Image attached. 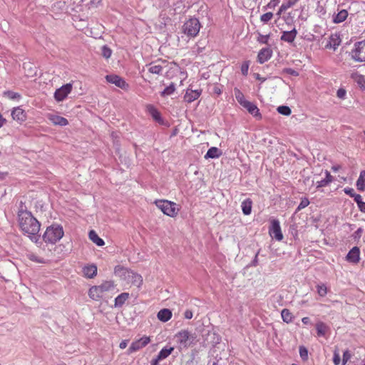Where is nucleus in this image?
<instances>
[{"label": "nucleus", "instance_id": "1", "mask_svg": "<svg viewBox=\"0 0 365 365\" xmlns=\"http://www.w3.org/2000/svg\"><path fill=\"white\" fill-rule=\"evenodd\" d=\"M19 227L21 231L26 235L29 239L34 242H37L39 240L41 224L32 215L31 212L27 210H20L18 214Z\"/></svg>", "mask_w": 365, "mask_h": 365}, {"label": "nucleus", "instance_id": "2", "mask_svg": "<svg viewBox=\"0 0 365 365\" xmlns=\"http://www.w3.org/2000/svg\"><path fill=\"white\" fill-rule=\"evenodd\" d=\"M115 274L124 281L128 285H133L140 287L143 283L141 275L123 267L117 266L115 267Z\"/></svg>", "mask_w": 365, "mask_h": 365}, {"label": "nucleus", "instance_id": "3", "mask_svg": "<svg viewBox=\"0 0 365 365\" xmlns=\"http://www.w3.org/2000/svg\"><path fill=\"white\" fill-rule=\"evenodd\" d=\"M114 289L115 284L113 281H105L100 285L91 287L88 290V296L93 300L98 301L103 297L105 293Z\"/></svg>", "mask_w": 365, "mask_h": 365}, {"label": "nucleus", "instance_id": "4", "mask_svg": "<svg viewBox=\"0 0 365 365\" xmlns=\"http://www.w3.org/2000/svg\"><path fill=\"white\" fill-rule=\"evenodd\" d=\"M64 235L63 227L58 224H53L48 227L43 235V240L50 244H56Z\"/></svg>", "mask_w": 365, "mask_h": 365}, {"label": "nucleus", "instance_id": "5", "mask_svg": "<svg viewBox=\"0 0 365 365\" xmlns=\"http://www.w3.org/2000/svg\"><path fill=\"white\" fill-rule=\"evenodd\" d=\"M201 28L199 20L196 18H191L185 21L182 26V31L189 37H195Z\"/></svg>", "mask_w": 365, "mask_h": 365}, {"label": "nucleus", "instance_id": "6", "mask_svg": "<svg viewBox=\"0 0 365 365\" xmlns=\"http://www.w3.org/2000/svg\"><path fill=\"white\" fill-rule=\"evenodd\" d=\"M156 206L166 215L175 217L178 214L177 205L175 202L165 200H155Z\"/></svg>", "mask_w": 365, "mask_h": 365}, {"label": "nucleus", "instance_id": "7", "mask_svg": "<svg viewBox=\"0 0 365 365\" xmlns=\"http://www.w3.org/2000/svg\"><path fill=\"white\" fill-rule=\"evenodd\" d=\"M349 56L355 62H365V40L356 42Z\"/></svg>", "mask_w": 365, "mask_h": 365}, {"label": "nucleus", "instance_id": "8", "mask_svg": "<svg viewBox=\"0 0 365 365\" xmlns=\"http://www.w3.org/2000/svg\"><path fill=\"white\" fill-rule=\"evenodd\" d=\"M175 338L177 339V342L179 344L180 349H187L189 347L195 337L190 334L188 330L184 329L181 330L178 333L175 334Z\"/></svg>", "mask_w": 365, "mask_h": 365}, {"label": "nucleus", "instance_id": "9", "mask_svg": "<svg viewBox=\"0 0 365 365\" xmlns=\"http://www.w3.org/2000/svg\"><path fill=\"white\" fill-rule=\"evenodd\" d=\"M72 88V83H68L56 89V91L54 93L55 100L58 102L63 101L67 98L68 95L71 92Z\"/></svg>", "mask_w": 365, "mask_h": 365}, {"label": "nucleus", "instance_id": "10", "mask_svg": "<svg viewBox=\"0 0 365 365\" xmlns=\"http://www.w3.org/2000/svg\"><path fill=\"white\" fill-rule=\"evenodd\" d=\"M166 66L165 61L158 60L146 65L148 71L153 74L160 75Z\"/></svg>", "mask_w": 365, "mask_h": 365}, {"label": "nucleus", "instance_id": "11", "mask_svg": "<svg viewBox=\"0 0 365 365\" xmlns=\"http://www.w3.org/2000/svg\"><path fill=\"white\" fill-rule=\"evenodd\" d=\"M269 232L272 237H274L278 241H281L283 239L280 223L278 220H273L272 221Z\"/></svg>", "mask_w": 365, "mask_h": 365}, {"label": "nucleus", "instance_id": "12", "mask_svg": "<svg viewBox=\"0 0 365 365\" xmlns=\"http://www.w3.org/2000/svg\"><path fill=\"white\" fill-rule=\"evenodd\" d=\"M346 260L350 263L357 264L360 260V250L358 247L351 248L346 256Z\"/></svg>", "mask_w": 365, "mask_h": 365}, {"label": "nucleus", "instance_id": "13", "mask_svg": "<svg viewBox=\"0 0 365 365\" xmlns=\"http://www.w3.org/2000/svg\"><path fill=\"white\" fill-rule=\"evenodd\" d=\"M106 78L108 82L115 84L120 88L125 89L128 86L126 82L121 77L117 75H107Z\"/></svg>", "mask_w": 365, "mask_h": 365}, {"label": "nucleus", "instance_id": "14", "mask_svg": "<svg viewBox=\"0 0 365 365\" xmlns=\"http://www.w3.org/2000/svg\"><path fill=\"white\" fill-rule=\"evenodd\" d=\"M201 90H192L187 88L184 96V101L188 103L197 100L201 95Z\"/></svg>", "mask_w": 365, "mask_h": 365}, {"label": "nucleus", "instance_id": "15", "mask_svg": "<svg viewBox=\"0 0 365 365\" xmlns=\"http://www.w3.org/2000/svg\"><path fill=\"white\" fill-rule=\"evenodd\" d=\"M242 107L245 108L249 112V113L252 115L255 118L257 119L262 118V115L259 112V110L255 103L247 101L242 106Z\"/></svg>", "mask_w": 365, "mask_h": 365}, {"label": "nucleus", "instance_id": "16", "mask_svg": "<svg viewBox=\"0 0 365 365\" xmlns=\"http://www.w3.org/2000/svg\"><path fill=\"white\" fill-rule=\"evenodd\" d=\"M97 266L94 264H88L83 267V276L88 279H93L97 275Z\"/></svg>", "mask_w": 365, "mask_h": 365}, {"label": "nucleus", "instance_id": "17", "mask_svg": "<svg viewBox=\"0 0 365 365\" xmlns=\"http://www.w3.org/2000/svg\"><path fill=\"white\" fill-rule=\"evenodd\" d=\"M341 38L339 34H332L329 38V41L325 46L327 48H333L336 50L341 43Z\"/></svg>", "mask_w": 365, "mask_h": 365}, {"label": "nucleus", "instance_id": "18", "mask_svg": "<svg viewBox=\"0 0 365 365\" xmlns=\"http://www.w3.org/2000/svg\"><path fill=\"white\" fill-rule=\"evenodd\" d=\"M272 51L268 48H262L257 55V61L262 64L272 57Z\"/></svg>", "mask_w": 365, "mask_h": 365}, {"label": "nucleus", "instance_id": "19", "mask_svg": "<svg viewBox=\"0 0 365 365\" xmlns=\"http://www.w3.org/2000/svg\"><path fill=\"white\" fill-rule=\"evenodd\" d=\"M12 118L19 122H24L26 118L25 111L20 107L14 108L11 112Z\"/></svg>", "mask_w": 365, "mask_h": 365}, {"label": "nucleus", "instance_id": "20", "mask_svg": "<svg viewBox=\"0 0 365 365\" xmlns=\"http://www.w3.org/2000/svg\"><path fill=\"white\" fill-rule=\"evenodd\" d=\"M48 119L53 124L56 125L65 126L68 124V121L66 118L58 115L50 114Z\"/></svg>", "mask_w": 365, "mask_h": 365}, {"label": "nucleus", "instance_id": "21", "mask_svg": "<svg viewBox=\"0 0 365 365\" xmlns=\"http://www.w3.org/2000/svg\"><path fill=\"white\" fill-rule=\"evenodd\" d=\"M297 34V31L295 29L289 31H283L280 39L284 42L292 43L294 41Z\"/></svg>", "mask_w": 365, "mask_h": 365}, {"label": "nucleus", "instance_id": "22", "mask_svg": "<svg viewBox=\"0 0 365 365\" xmlns=\"http://www.w3.org/2000/svg\"><path fill=\"white\" fill-rule=\"evenodd\" d=\"M324 174L325 178L324 179L316 182V187L317 189L326 187L333 181L334 178L328 170H325Z\"/></svg>", "mask_w": 365, "mask_h": 365}, {"label": "nucleus", "instance_id": "23", "mask_svg": "<svg viewBox=\"0 0 365 365\" xmlns=\"http://www.w3.org/2000/svg\"><path fill=\"white\" fill-rule=\"evenodd\" d=\"M158 319L163 322L169 321L172 317V312L169 309H160L157 314Z\"/></svg>", "mask_w": 365, "mask_h": 365}, {"label": "nucleus", "instance_id": "24", "mask_svg": "<svg viewBox=\"0 0 365 365\" xmlns=\"http://www.w3.org/2000/svg\"><path fill=\"white\" fill-rule=\"evenodd\" d=\"M147 110L155 121L160 123H163V119L161 118L160 113L153 106H147Z\"/></svg>", "mask_w": 365, "mask_h": 365}, {"label": "nucleus", "instance_id": "25", "mask_svg": "<svg viewBox=\"0 0 365 365\" xmlns=\"http://www.w3.org/2000/svg\"><path fill=\"white\" fill-rule=\"evenodd\" d=\"M252 202L250 198H247L242 202L241 207L244 215H249L252 212Z\"/></svg>", "mask_w": 365, "mask_h": 365}, {"label": "nucleus", "instance_id": "26", "mask_svg": "<svg viewBox=\"0 0 365 365\" xmlns=\"http://www.w3.org/2000/svg\"><path fill=\"white\" fill-rule=\"evenodd\" d=\"M222 153V151L219 148L216 147H212L207 150L205 155V158H217L221 156Z\"/></svg>", "mask_w": 365, "mask_h": 365}, {"label": "nucleus", "instance_id": "27", "mask_svg": "<svg viewBox=\"0 0 365 365\" xmlns=\"http://www.w3.org/2000/svg\"><path fill=\"white\" fill-rule=\"evenodd\" d=\"M89 239L98 246L104 245L105 242L103 239L98 237L94 230H91L88 233Z\"/></svg>", "mask_w": 365, "mask_h": 365}, {"label": "nucleus", "instance_id": "28", "mask_svg": "<svg viewBox=\"0 0 365 365\" xmlns=\"http://www.w3.org/2000/svg\"><path fill=\"white\" fill-rule=\"evenodd\" d=\"M316 329L317 332V335L319 336H324L327 334L329 327L328 326L322 322H319L316 324Z\"/></svg>", "mask_w": 365, "mask_h": 365}, {"label": "nucleus", "instance_id": "29", "mask_svg": "<svg viewBox=\"0 0 365 365\" xmlns=\"http://www.w3.org/2000/svg\"><path fill=\"white\" fill-rule=\"evenodd\" d=\"M348 16V12L343 9L338 12L333 18V21L336 24H339L346 20Z\"/></svg>", "mask_w": 365, "mask_h": 365}, {"label": "nucleus", "instance_id": "30", "mask_svg": "<svg viewBox=\"0 0 365 365\" xmlns=\"http://www.w3.org/2000/svg\"><path fill=\"white\" fill-rule=\"evenodd\" d=\"M356 187L359 191L365 190V170L361 171L359 177L356 180Z\"/></svg>", "mask_w": 365, "mask_h": 365}, {"label": "nucleus", "instance_id": "31", "mask_svg": "<svg viewBox=\"0 0 365 365\" xmlns=\"http://www.w3.org/2000/svg\"><path fill=\"white\" fill-rule=\"evenodd\" d=\"M128 298H129L128 293H127V292L121 293L115 299V307H121Z\"/></svg>", "mask_w": 365, "mask_h": 365}, {"label": "nucleus", "instance_id": "32", "mask_svg": "<svg viewBox=\"0 0 365 365\" xmlns=\"http://www.w3.org/2000/svg\"><path fill=\"white\" fill-rule=\"evenodd\" d=\"M173 350H174L173 347H170V348L164 347V348H163L160 351V352L158 353V354L157 356L158 357V360H163V359H166L173 352Z\"/></svg>", "mask_w": 365, "mask_h": 365}, {"label": "nucleus", "instance_id": "33", "mask_svg": "<svg viewBox=\"0 0 365 365\" xmlns=\"http://www.w3.org/2000/svg\"><path fill=\"white\" fill-rule=\"evenodd\" d=\"M235 96L237 102L242 106L247 101L242 92L237 88H234Z\"/></svg>", "mask_w": 365, "mask_h": 365}, {"label": "nucleus", "instance_id": "34", "mask_svg": "<svg viewBox=\"0 0 365 365\" xmlns=\"http://www.w3.org/2000/svg\"><path fill=\"white\" fill-rule=\"evenodd\" d=\"M351 77L361 88L365 89V78L364 76L354 73Z\"/></svg>", "mask_w": 365, "mask_h": 365}, {"label": "nucleus", "instance_id": "35", "mask_svg": "<svg viewBox=\"0 0 365 365\" xmlns=\"http://www.w3.org/2000/svg\"><path fill=\"white\" fill-rule=\"evenodd\" d=\"M281 316L283 321L287 324L292 322L293 320V315L287 309L282 310Z\"/></svg>", "mask_w": 365, "mask_h": 365}, {"label": "nucleus", "instance_id": "36", "mask_svg": "<svg viewBox=\"0 0 365 365\" xmlns=\"http://www.w3.org/2000/svg\"><path fill=\"white\" fill-rule=\"evenodd\" d=\"M175 91V86L173 83H172L169 86L166 87L162 92V96H170Z\"/></svg>", "mask_w": 365, "mask_h": 365}, {"label": "nucleus", "instance_id": "37", "mask_svg": "<svg viewBox=\"0 0 365 365\" xmlns=\"http://www.w3.org/2000/svg\"><path fill=\"white\" fill-rule=\"evenodd\" d=\"M298 0H288L280 6V11H286L288 9L293 6Z\"/></svg>", "mask_w": 365, "mask_h": 365}, {"label": "nucleus", "instance_id": "38", "mask_svg": "<svg viewBox=\"0 0 365 365\" xmlns=\"http://www.w3.org/2000/svg\"><path fill=\"white\" fill-rule=\"evenodd\" d=\"M277 111L279 113L284 115H289L292 113V110L289 107L287 106H281L277 108Z\"/></svg>", "mask_w": 365, "mask_h": 365}, {"label": "nucleus", "instance_id": "39", "mask_svg": "<svg viewBox=\"0 0 365 365\" xmlns=\"http://www.w3.org/2000/svg\"><path fill=\"white\" fill-rule=\"evenodd\" d=\"M101 54L106 58H109L111 56L112 51L106 45H104L101 48Z\"/></svg>", "mask_w": 365, "mask_h": 365}, {"label": "nucleus", "instance_id": "40", "mask_svg": "<svg viewBox=\"0 0 365 365\" xmlns=\"http://www.w3.org/2000/svg\"><path fill=\"white\" fill-rule=\"evenodd\" d=\"M317 291L320 297H324L327 294V288L325 284H318L317 286Z\"/></svg>", "mask_w": 365, "mask_h": 365}, {"label": "nucleus", "instance_id": "41", "mask_svg": "<svg viewBox=\"0 0 365 365\" xmlns=\"http://www.w3.org/2000/svg\"><path fill=\"white\" fill-rule=\"evenodd\" d=\"M273 16L272 12H267L260 16V21L264 24H267L273 18Z\"/></svg>", "mask_w": 365, "mask_h": 365}, {"label": "nucleus", "instance_id": "42", "mask_svg": "<svg viewBox=\"0 0 365 365\" xmlns=\"http://www.w3.org/2000/svg\"><path fill=\"white\" fill-rule=\"evenodd\" d=\"M309 205V200L307 197H304L301 200L300 203L299 204L298 207H297L296 212L300 211L301 210L305 208Z\"/></svg>", "mask_w": 365, "mask_h": 365}, {"label": "nucleus", "instance_id": "43", "mask_svg": "<svg viewBox=\"0 0 365 365\" xmlns=\"http://www.w3.org/2000/svg\"><path fill=\"white\" fill-rule=\"evenodd\" d=\"M250 61H245L242 63L241 66V72L242 74L245 76H247L248 75V70L250 67Z\"/></svg>", "mask_w": 365, "mask_h": 365}, {"label": "nucleus", "instance_id": "44", "mask_svg": "<svg viewBox=\"0 0 365 365\" xmlns=\"http://www.w3.org/2000/svg\"><path fill=\"white\" fill-rule=\"evenodd\" d=\"M140 349H142V346H140V343H139V341H138H138H133V342L130 344V347H129L128 350H129V351H130V353H132V352H135V351H138V350H140Z\"/></svg>", "mask_w": 365, "mask_h": 365}, {"label": "nucleus", "instance_id": "45", "mask_svg": "<svg viewBox=\"0 0 365 365\" xmlns=\"http://www.w3.org/2000/svg\"><path fill=\"white\" fill-rule=\"evenodd\" d=\"M269 35H262L258 34L257 41L260 43H267Z\"/></svg>", "mask_w": 365, "mask_h": 365}, {"label": "nucleus", "instance_id": "46", "mask_svg": "<svg viewBox=\"0 0 365 365\" xmlns=\"http://www.w3.org/2000/svg\"><path fill=\"white\" fill-rule=\"evenodd\" d=\"M351 354L349 350H346L343 353L342 365H345L351 359Z\"/></svg>", "mask_w": 365, "mask_h": 365}, {"label": "nucleus", "instance_id": "47", "mask_svg": "<svg viewBox=\"0 0 365 365\" xmlns=\"http://www.w3.org/2000/svg\"><path fill=\"white\" fill-rule=\"evenodd\" d=\"M29 259L38 263H45V260L43 258H41L34 254H31L29 255Z\"/></svg>", "mask_w": 365, "mask_h": 365}, {"label": "nucleus", "instance_id": "48", "mask_svg": "<svg viewBox=\"0 0 365 365\" xmlns=\"http://www.w3.org/2000/svg\"><path fill=\"white\" fill-rule=\"evenodd\" d=\"M138 341L142 348H143L150 343V339L148 336H143L138 340Z\"/></svg>", "mask_w": 365, "mask_h": 365}, {"label": "nucleus", "instance_id": "49", "mask_svg": "<svg viewBox=\"0 0 365 365\" xmlns=\"http://www.w3.org/2000/svg\"><path fill=\"white\" fill-rule=\"evenodd\" d=\"M333 362L334 365H339L341 363V357L337 351H334V352Z\"/></svg>", "mask_w": 365, "mask_h": 365}, {"label": "nucleus", "instance_id": "50", "mask_svg": "<svg viewBox=\"0 0 365 365\" xmlns=\"http://www.w3.org/2000/svg\"><path fill=\"white\" fill-rule=\"evenodd\" d=\"M6 95L8 96L9 98L12 99V100L16 99V98H20V97H21L19 93H15L13 91H7L6 93Z\"/></svg>", "mask_w": 365, "mask_h": 365}, {"label": "nucleus", "instance_id": "51", "mask_svg": "<svg viewBox=\"0 0 365 365\" xmlns=\"http://www.w3.org/2000/svg\"><path fill=\"white\" fill-rule=\"evenodd\" d=\"M299 354L303 359H307L308 356V351L307 349L304 346H301L299 348Z\"/></svg>", "mask_w": 365, "mask_h": 365}, {"label": "nucleus", "instance_id": "52", "mask_svg": "<svg viewBox=\"0 0 365 365\" xmlns=\"http://www.w3.org/2000/svg\"><path fill=\"white\" fill-rule=\"evenodd\" d=\"M283 72L289 74L293 76H297L299 75L298 72L291 68H287L283 70Z\"/></svg>", "mask_w": 365, "mask_h": 365}, {"label": "nucleus", "instance_id": "53", "mask_svg": "<svg viewBox=\"0 0 365 365\" xmlns=\"http://www.w3.org/2000/svg\"><path fill=\"white\" fill-rule=\"evenodd\" d=\"M344 192L351 197H353L356 194L355 193L354 190L351 187H345L344 189Z\"/></svg>", "mask_w": 365, "mask_h": 365}, {"label": "nucleus", "instance_id": "54", "mask_svg": "<svg viewBox=\"0 0 365 365\" xmlns=\"http://www.w3.org/2000/svg\"><path fill=\"white\" fill-rule=\"evenodd\" d=\"M346 91L343 88H339L336 92V96L338 98L343 99L346 96Z\"/></svg>", "mask_w": 365, "mask_h": 365}, {"label": "nucleus", "instance_id": "55", "mask_svg": "<svg viewBox=\"0 0 365 365\" xmlns=\"http://www.w3.org/2000/svg\"><path fill=\"white\" fill-rule=\"evenodd\" d=\"M363 232V229L361 227H359L357 229L356 231L354 233L353 236L355 239H359L361 236V233Z\"/></svg>", "mask_w": 365, "mask_h": 365}, {"label": "nucleus", "instance_id": "56", "mask_svg": "<svg viewBox=\"0 0 365 365\" xmlns=\"http://www.w3.org/2000/svg\"><path fill=\"white\" fill-rule=\"evenodd\" d=\"M279 3V0H271L270 2L267 5L268 8H274Z\"/></svg>", "mask_w": 365, "mask_h": 365}, {"label": "nucleus", "instance_id": "57", "mask_svg": "<svg viewBox=\"0 0 365 365\" xmlns=\"http://www.w3.org/2000/svg\"><path fill=\"white\" fill-rule=\"evenodd\" d=\"M353 197L354 201L356 202L357 206H359L360 203L363 202L361 196L359 194H356Z\"/></svg>", "mask_w": 365, "mask_h": 365}, {"label": "nucleus", "instance_id": "58", "mask_svg": "<svg viewBox=\"0 0 365 365\" xmlns=\"http://www.w3.org/2000/svg\"><path fill=\"white\" fill-rule=\"evenodd\" d=\"M192 316H193V314H192V312L191 310H190V309L186 310V311L185 312V313H184V317H185V319H192Z\"/></svg>", "mask_w": 365, "mask_h": 365}, {"label": "nucleus", "instance_id": "59", "mask_svg": "<svg viewBox=\"0 0 365 365\" xmlns=\"http://www.w3.org/2000/svg\"><path fill=\"white\" fill-rule=\"evenodd\" d=\"M358 207L361 212L365 213V202L363 201L361 203H360Z\"/></svg>", "mask_w": 365, "mask_h": 365}, {"label": "nucleus", "instance_id": "60", "mask_svg": "<svg viewBox=\"0 0 365 365\" xmlns=\"http://www.w3.org/2000/svg\"><path fill=\"white\" fill-rule=\"evenodd\" d=\"M302 322L304 324H308L310 322V319L307 317H303Z\"/></svg>", "mask_w": 365, "mask_h": 365}, {"label": "nucleus", "instance_id": "61", "mask_svg": "<svg viewBox=\"0 0 365 365\" xmlns=\"http://www.w3.org/2000/svg\"><path fill=\"white\" fill-rule=\"evenodd\" d=\"M160 361V360H158V356H156V358H155V359H153L151 361L150 364H151V365H158Z\"/></svg>", "mask_w": 365, "mask_h": 365}, {"label": "nucleus", "instance_id": "62", "mask_svg": "<svg viewBox=\"0 0 365 365\" xmlns=\"http://www.w3.org/2000/svg\"><path fill=\"white\" fill-rule=\"evenodd\" d=\"M255 76L256 79L261 81L262 82H264L265 81L264 78H262L259 73H255Z\"/></svg>", "mask_w": 365, "mask_h": 365}, {"label": "nucleus", "instance_id": "63", "mask_svg": "<svg viewBox=\"0 0 365 365\" xmlns=\"http://www.w3.org/2000/svg\"><path fill=\"white\" fill-rule=\"evenodd\" d=\"M126 346H127L126 341H123L120 343L119 347L123 349H125L126 347Z\"/></svg>", "mask_w": 365, "mask_h": 365}, {"label": "nucleus", "instance_id": "64", "mask_svg": "<svg viewBox=\"0 0 365 365\" xmlns=\"http://www.w3.org/2000/svg\"><path fill=\"white\" fill-rule=\"evenodd\" d=\"M341 168V166L337 165H333L331 167V170L334 171V172H337L339 169Z\"/></svg>", "mask_w": 365, "mask_h": 365}]
</instances>
